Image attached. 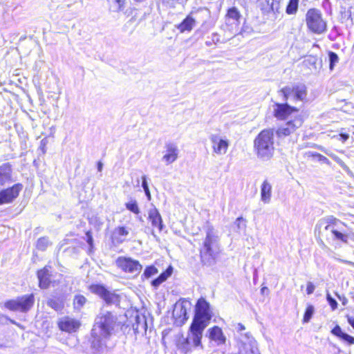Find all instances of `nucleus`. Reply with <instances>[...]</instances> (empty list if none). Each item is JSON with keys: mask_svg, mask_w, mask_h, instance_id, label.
I'll list each match as a JSON object with an SVG mask.
<instances>
[{"mask_svg": "<svg viewBox=\"0 0 354 354\" xmlns=\"http://www.w3.org/2000/svg\"><path fill=\"white\" fill-rule=\"evenodd\" d=\"M118 318L109 311H102L95 319L89 339L88 354H108L111 348L107 346L114 330Z\"/></svg>", "mask_w": 354, "mask_h": 354, "instance_id": "nucleus-1", "label": "nucleus"}, {"mask_svg": "<svg viewBox=\"0 0 354 354\" xmlns=\"http://www.w3.org/2000/svg\"><path fill=\"white\" fill-rule=\"evenodd\" d=\"M219 237L213 226L205 227V238L200 249L201 261L203 266H212L216 264L219 250Z\"/></svg>", "mask_w": 354, "mask_h": 354, "instance_id": "nucleus-2", "label": "nucleus"}, {"mask_svg": "<svg viewBox=\"0 0 354 354\" xmlns=\"http://www.w3.org/2000/svg\"><path fill=\"white\" fill-rule=\"evenodd\" d=\"M254 149L257 157L264 161L269 160L274 154V129L262 130L254 140Z\"/></svg>", "mask_w": 354, "mask_h": 354, "instance_id": "nucleus-3", "label": "nucleus"}, {"mask_svg": "<svg viewBox=\"0 0 354 354\" xmlns=\"http://www.w3.org/2000/svg\"><path fill=\"white\" fill-rule=\"evenodd\" d=\"M210 304L203 297L198 299L190 326L203 332L213 317Z\"/></svg>", "mask_w": 354, "mask_h": 354, "instance_id": "nucleus-4", "label": "nucleus"}, {"mask_svg": "<svg viewBox=\"0 0 354 354\" xmlns=\"http://www.w3.org/2000/svg\"><path fill=\"white\" fill-rule=\"evenodd\" d=\"M339 219L333 216H328L318 221L315 227V234L318 243L323 248H326L324 239L328 242L335 227H337Z\"/></svg>", "mask_w": 354, "mask_h": 354, "instance_id": "nucleus-5", "label": "nucleus"}, {"mask_svg": "<svg viewBox=\"0 0 354 354\" xmlns=\"http://www.w3.org/2000/svg\"><path fill=\"white\" fill-rule=\"evenodd\" d=\"M308 30L316 35H322L327 31V21L324 18L322 11L317 8H310L305 15Z\"/></svg>", "mask_w": 354, "mask_h": 354, "instance_id": "nucleus-6", "label": "nucleus"}, {"mask_svg": "<svg viewBox=\"0 0 354 354\" xmlns=\"http://www.w3.org/2000/svg\"><path fill=\"white\" fill-rule=\"evenodd\" d=\"M203 332L189 326L187 335L184 337L181 335L177 340L176 346L178 349L183 353H187L192 351L193 348L198 347L202 348V338Z\"/></svg>", "mask_w": 354, "mask_h": 354, "instance_id": "nucleus-7", "label": "nucleus"}, {"mask_svg": "<svg viewBox=\"0 0 354 354\" xmlns=\"http://www.w3.org/2000/svg\"><path fill=\"white\" fill-rule=\"evenodd\" d=\"M278 95L283 101L303 102L307 96V88L304 84L294 83L281 88L278 91Z\"/></svg>", "mask_w": 354, "mask_h": 354, "instance_id": "nucleus-8", "label": "nucleus"}, {"mask_svg": "<svg viewBox=\"0 0 354 354\" xmlns=\"http://www.w3.org/2000/svg\"><path fill=\"white\" fill-rule=\"evenodd\" d=\"M35 304L34 294L24 295L17 297L16 299H9L5 301L4 306L11 311H19L28 313Z\"/></svg>", "mask_w": 354, "mask_h": 354, "instance_id": "nucleus-9", "label": "nucleus"}, {"mask_svg": "<svg viewBox=\"0 0 354 354\" xmlns=\"http://www.w3.org/2000/svg\"><path fill=\"white\" fill-rule=\"evenodd\" d=\"M238 346L239 354H260L257 341L248 332L239 337Z\"/></svg>", "mask_w": 354, "mask_h": 354, "instance_id": "nucleus-10", "label": "nucleus"}, {"mask_svg": "<svg viewBox=\"0 0 354 354\" xmlns=\"http://www.w3.org/2000/svg\"><path fill=\"white\" fill-rule=\"evenodd\" d=\"M242 19V15L237 8L231 7L228 8L225 17L227 29L232 34L236 35L240 30L239 25Z\"/></svg>", "mask_w": 354, "mask_h": 354, "instance_id": "nucleus-11", "label": "nucleus"}, {"mask_svg": "<svg viewBox=\"0 0 354 354\" xmlns=\"http://www.w3.org/2000/svg\"><path fill=\"white\" fill-rule=\"evenodd\" d=\"M89 290L95 295H99L106 304H118L120 297L115 292L109 291L105 286L102 284H91L89 286Z\"/></svg>", "mask_w": 354, "mask_h": 354, "instance_id": "nucleus-12", "label": "nucleus"}, {"mask_svg": "<svg viewBox=\"0 0 354 354\" xmlns=\"http://www.w3.org/2000/svg\"><path fill=\"white\" fill-rule=\"evenodd\" d=\"M190 303L185 298H181L174 306L172 317L175 319L177 326L183 325L188 319L187 307Z\"/></svg>", "mask_w": 354, "mask_h": 354, "instance_id": "nucleus-13", "label": "nucleus"}, {"mask_svg": "<svg viewBox=\"0 0 354 354\" xmlns=\"http://www.w3.org/2000/svg\"><path fill=\"white\" fill-rule=\"evenodd\" d=\"M304 120L301 115H297L293 120L288 121L284 125L279 127L276 131L278 138L288 136L296 131L302 126Z\"/></svg>", "mask_w": 354, "mask_h": 354, "instance_id": "nucleus-14", "label": "nucleus"}, {"mask_svg": "<svg viewBox=\"0 0 354 354\" xmlns=\"http://www.w3.org/2000/svg\"><path fill=\"white\" fill-rule=\"evenodd\" d=\"M116 264L123 271L136 275L138 274L142 269V266L138 261L130 257H119L116 260Z\"/></svg>", "mask_w": 354, "mask_h": 354, "instance_id": "nucleus-15", "label": "nucleus"}, {"mask_svg": "<svg viewBox=\"0 0 354 354\" xmlns=\"http://www.w3.org/2000/svg\"><path fill=\"white\" fill-rule=\"evenodd\" d=\"M24 186L21 183H16L12 187L0 191V205L12 203L19 196Z\"/></svg>", "mask_w": 354, "mask_h": 354, "instance_id": "nucleus-16", "label": "nucleus"}, {"mask_svg": "<svg viewBox=\"0 0 354 354\" xmlns=\"http://www.w3.org/2000/svg\"><path fill=\"white\" fill-rule=\"evenodd\" d=\"M272 106L273 115L280 120H286L290 114L299 111L297 107L290 106L286 101L282 103L275 102Z\"/></svg>", "mask_w": 354, "mask_h": 354, "instance_id": "nucleus-17", "label": "nucleus"}, {"mask_svg": "<svg viewBox=\"0 0 354 354\" xmlns=\"http://www.w3.org/2000/svg\"><path fill=\"white\" fill-rule=\"evenodd\" d=\"M209 140L214 153L222 155L227 152L229 147V141L227 139H223L217 134H212Z\"/></svg>", "mask_w": 354, "mask_h": 354, "instance_id": "nucleus-18", "label": "nucleus"}, {"mask_svg": "<svg viewBox=\"0 0 354 354\" xmlns=\"http://www.w3.org/2000/svg\"><path fill=\"white\" fill-rule=\"evenodd\" d=\"M57 326L62 331L71 333L77 331L80 326V322L77 319L64 317L59 319Z\"/></svg>", "mask_w": 354, "mask_h": 354, "instance_id": "nucleus-19", "label": "nucleus"}, {"mask_svg": "<svg viewBox=\"0 0 354 354\" xmlns=\"http://www.w3.org/2000/svg\"><path fill=\"white\" fill-rule=\"evenodd\" d=\"M12 178V167L10 162H5L0 165V186H5L14 182Z\"/></svg>", "mask_w": 354, "mask_h": 354, "instance_id": "nucleus-20", "label": "nucleus"}, {"mask_svg": "<svg viewBox=\"0 0 354 354\" xmlns=\"http://www.w3.org/2000/svg\"><path fill=\"white\" fill-rule=\"evenodd\" d=\"M207 335L209 339L215 342L217 346H221L225 344L226 337L223 334L222 329L217 326H214L209 328L207 330Z\"/></svg>", "mask_w": 354, "mask_h": 354, "instance_id": "nucleus-21", "label": "nucleus"}, {"mask_svg": "<svg viewBox=\"0 0 354 354\" xmlns=\"http://www.w3.org/2000/svg\"><path fill=\"white\" fill-rule=\"evenodd\" d=\"M166 153L162 157V160L167 165H169L175 162L178 157V148L177 145L172 142L165 144Z\"/></svg>", "mask_w": 354, "mask_h": 354, "instance_id": "nucleus-22", "label": "nucleus"}, {"mask_svg": "<svg viewBox=\"0 0 354 354\" xmlns=\"http://www.w3.org/2000/svg\"><path fill=\"white\" fill-rule=\"evenodd\" d=\"M284 0H259L261 9L265 13L279 12L281 4Z\"/></svg>", "mask_w": 354, "mask_h": 354, "instance_id": "nucleus-23", "label": "nucleus"}, {"mask_svg": "<svg viewBox=\"0 0 354 354\" xmlns=\"http://www.w3.org/2000/svg\"><path fill=\"white\" fill-rule=\"evenodd\" d=\"M151 206L153 207L148 211V218L151 221L152 226L158 227V230L161 232L165 227L162 216L158 209L153 204H151Z\"/></svg>", "mask_w": 354, "mask_h": 354, "instance_id": "nucleus-24", "label": "nucleus"}, {"mask_svg": "<svg viewBox=\"0 0 354 354\" xmlns=\"http://www.w3.org/2000/svg\"><path fill=\"white\" fill-rule=\"evenodd\" d=\"M344 225V223H342L340 220H339V223L337 224V227H335L333 233L332 237L330 238L328 243L334 242V241H340L344 243H347L348 240V235L346 232H344L343 230V226Z\"/></svg>", "mask_w": 354, "mask_h": 354, "instance_id": "nucleus-25", "label": "nucleus"}, {"mask_svg": "<svg viewBox=\"0 0 354 354\" xmlns=\"http://www.w3.org/2000/svg\"><path fill=\"white\" fill-rule=\"evenodd\" d=\"M129 232L127 228L124 226H119L114 229L111 234V241L113 245L122 244L126 237L129 234Z\"/></svg>", "mask_w": 354, "mask_h": 354, "instance_id": "nucleus-26", "label": "nucleus"}, {"mask_svg": "<svg viewBox=\"0 0 354 354\" xmlns=\"http://www.w3.org/2000/svg\"><path fill=\"white\" fill-rule=\"evenodd\" d=\"M50 277V270L46 266L37 271L39 286L41 289H46L49 287L51 282Z\"/></svg>", "mask_w": 354, "mask_h": 354, "instance_id": "nucleus-27", "label": "nucleus"}, {"mask_svg": "<svg viewBox=\"0 0 354 354\" xmlns=\"http://www.w3.org/2000/svg\"><path fill=\"white\" fill-rule=\"evenodd\" d=\"M196 19L191 15H188L178 25H176V28L181 33L185 32H191L193 28L196 26Z\"/></svg>", "mask_w": 354, "mask_h": 354, "instance_id": "nucleus-28", "label": "nucleus"}, {"mask_svg": "<svg viewBox=\"0 0 354 354\" xmlns=\"http://www.w3.org/2000/svg\"><path fill=\"white\" fill-rule=\"evenodd\" d=\"M173 268L169 266L164 272H162L157 278L153 279L151 282V286L157 289L161 283L165 282L172 274Z\"/></svg>", "mask_w": 354, "mask_h": 354, "instance_id": "nucleus-29", "label": "nucleus"}, {"mask_svg": "<svg viewBox=\"0 0 354 354\" xmlns=\"http://www.w3.org/2000/svg\"><path fill=\"white\" fill-rule=\"evenodd\" d=\"M272 196V185L264 180L261 186V199L264 203H269Z\"/></svg>", "mask_w": 354, "mask_h": 354, "instance_id": "nucleus-30", "label": "nucleus"}, {"mask_svg": "<svg viewBox=\"0 0 354 354\" xmlns=\"http://www.w3.org/2000/svg\"><path fill=\"white\" fill-rule=\"evenodd\" d=\"M136 322L133 324V329L136 333H141L146 332L147 328V320L145 316L136 315L135 317Z\"/></svg>", "mask_w": 354, "mask_h": 354, "instance_id": "nucleus-31", "label": "nucleus"}, {"mask_svg": "<svg viewBox=\"0 0 354 354\" xmlns=\"http://www.w3.org/2000/svg\"><path fill=\"white\" fill-rule=\"evenodd\" d=\"M299 0H289L286 8V13L289 15L297 12Z\"/></svg>", "mask_w": 354, "mask_h": 354, "instance_id": "nucleus-32", "label": "nucleus"}, {"mask_svg": "<svg viewBox=\"0 0 354 354\" xmlns=\"http://www.w3.org/2000/svg\"><path fill=\"white\" fill-rule=\"evenodd\" d=\"M47 305L56 311L62 310L64 307L63 301L59 298H50L47 301Z\"/></svg>", "mask_w": 354, "mask_h": 354, "instance_id": "nucleus-33", "label": "nucleus"}, {"mask_svg": "<svg viewBox=\"0 0 354 354\" xmlns=\"http://www.w3.org/2000/svg\"><path fill=\"white\" fill-rule=\"evenodd\" d=\"M87 299L82 295H76L73 299L74 308L76 310H80L86 304Z\"/></svg>", "mask_w": 354, "mask_h": 354, "instance_id": "nucleus-34", "label": "nucleus"}, {"mask_svg": "<svg viewBox=\"0 0 354 354\" xmlns=\"http://www.w3.org/2000/svg\"><path fill=\"white\" fill-rule=\"evenodd\" d=\"M332 158L342 167V169L347 174L348 176L353 178L354 177L353 172L349 169V167L344 163V162L339 158L338 156L333 155L331 156Z\"/></svg>", "mask_w": 354, "mask_h": 354, "instance_id": "nucleus-35", "label": "nucleus"}, {"mask_svg": "<svg viewBox=\"0 0 354 354\" xmlns=\"http://www.w3.org/2000/svg\"><path fill=\"white\" fill-rule=\"evenodd\" d=\"M125 207L127 209L136 215H138L140 212L138 203L135 199H131L129 202L126 203Z\"/></svg>", "mask_w": 354, "mask_h": 354, "instance_id": "nucleus-36", "label": "nucleus"}, {"mask_svg": "<svg viewBox=\"0 0 354 354\" xmlns=\"http://www.w3.org/2000/svg\"><path fill=\"white\" fill-rule=\"evenodd\" d=\"M315 313V308L313 305H308L305 310L304 317H303V322L304 323H308L310 320L311 319L312 317L313 316Z\"/></svg>", "mask_w": 354, "mask_h": 354, "instance_id": "nucleus-37", "label": "nucleus"}, {"mask_svg": "<svg viewBox=\"0 0 354 354\" xmlns=\"http://www.w3.org/2000/svg\"><path fill=\"white\" fill-rule=\"evenodd\" d=\"M318 59L317 57L315 56H308L307 57L304 61V64L308 66L310 69L314 68L317 69V63Z\"/></svg>", "mask_w": 354, "mask_h": 354, "instance_id": "nucleus-38", "label": "nucleus"}, {"mask_svg": "<svg viewBox=\"0 0 354 354\" xmlns=\"http://www.w3.org/2000/svg\"><path fill=\"white\" fill-rule=\"evenodd\" d=\"M329 68L333 71L335 64L339 62L337 54L333 51L328 52Z\"/></svg>", "mask_w": 354, "mask_h": 354, "instance_id": "nucleus-39", "label": "nucleus"}, {"mask_svg": "<svg viewBox=\"0 0 354 354\" xmlns=\"http://www.w3.org/2000/svg\"><path fill=\"white\" fill-rule=\"evenodd\" d=\"M158 273V269L154 266H148L145 268L142 277L149 279Z\"/></svg>", "mask_w": 354, "mask_h": 354, "instance_id": "nucleus-40", "label": "nucleus"}, {"mask_svg": "<svg viewBox=\"0 0 354 354\" xmlns=\"http://www.w3.org/2000/svg\"><path fill=\"white\" fill-rule=\"evenodd\" d=\"M49 245V241L47 237H41L38 239L37 242V248L41 251H44L46 250Z\"/></svg>", "mask_w": 354, "mask_h": 354, "instance_id": "nucleus-41", "label": "nucleus"}, {"mask_svg": "<svg viewBox=\"0 0 354 354\" xmlns=\"http://www.w3.org/2000/svg\"><path fill=\"white\" fill-rule=\"evenodd\" d=\"M234 225H236V231L237 232H241L242 230H245V228H246V220L244 219L242 216H239L238 217L235 222H234Z\"/></svg>", "mask_w": 354, "mask_h": 354, "instance_id": "nucleus-42", "label": "nucleus"}, {"mask_svg": "<svg viewBox=\"0 0 354 354\" xmlns=\"http://www.w3.org/2000/svg\"><path fill=\"white\" fill-rule=\"evenodd\" d=\"M142 187L144 189L145 194L148 201H151V196L150 190H149L148 183H147V178L145 175L142 176Z\"/></svg>", "mask_w": 354, "mask_h": 354, "instance_id": "nucleus-43", "label": "nucleus"}, {"mask_svg": "<svg viewBox=\"0 0 354 354\" xmlns=\"http://www.w3.org/2000/svg\"><path fill=\"white\" fill-rule=\"evenodd\" d=\"M341 20L342 22L345 21L351 20V24H353L352 12L351 9L342 10L341 12Z\"/></svg>", "mask_w": 354, "mask_h": 354, "instance_id": "nucleus-44", "label": "nucleus"}, {"mask_svg": "<svg viewBox=\"0 0 354 354\" xmlns=\"http://www.w3.org/2000/svg\"><path fill=\"white\" fill-rule=\"evenodd\" d=\"M220 41V36L217 33L212 34L210 38H208L205 41V45L207 46H211L213 44H216Z\"/></svg>", "mask_w": 354, "mask_h": 354, "instance_id": "nucleus-45", "label": "nucleus"}, {"mask_svg": "<svg viewBox=\"0 0 354 354\" xmlns=\"http://www.w3.org/2000/svg\"><path fill=\"white\" fill-rule=\"evenodd\" d=\"M326 300L330 305L332 310H335L337 308V301L334 299L331 295L328 292L326 294Z\"/></svg>", "mask_w": 354, "mask_h": 354, "instance_id": "nucleus-46", "label": "nucleus"}, {"mask_svg": "<svg viewBox=\"0 0 354 354\" xmlns=\"http://www.w3.org/2000/svg\"><path fill=\"white\" fill-rule=\"evenodd\" d=\"M348 345H353L354 344V337L348 335L346 333H344L341 338L339 339Z\"/></svg>", "mask_w": 354, "mask_h": 354, "instance_id": "nucleus-47", "label": "nucleus"}, {"mask_svg": "<svg viewBox=\"0 0 354 354\" xmlns=\"http://www.w3.org/2000/svg\"><path fill=\"white\" fill-rule=\"evenodd\" d=\"M331 333L337 337L339 339L341 338L342 335L344 334V331L342 330L341 327L339 325H336L332 330Z\"/></svg>", "mask_w": 354, "mask_h": 354, "instance_id": "nucleus-48", "label": "nucleus"}, {"mask_svg": "<svg viewBox=\"0 0 354 354\" xmlns=\"http://www.w3.org/2000/svg\"><path fill=\"white\" fill-rule=\"evenodd\" d=\"M313 156L317 157L318 158V160L320 161V162H322L326 163L327 165L330 164V160L326 157H325L324 156H323V155H322L320 153H314L313 154Z\"/></svg>", "mask_w": 354, "mask_h": 354, "instance_id": "nucleus-49", "label": "nucleus"}, {"mask_svg": "<svg viewBox=\"0 0 354 354\" xmlns=\"http://www.w3.org/2000/svg\"><path fill=\"white\" fill-rule=\"evenodd\" d=\"M86 242L89 245L90 248L93 246V239L91 231L86 232Z\"/></svg>", "mask_w": 354, "mask_h": 354, "instance_id": "nucleus-50", "label": "nucleus"}, {"mask_svg": "<svg viewBox=\"0 0 354 354\" xmlns=\"http://www.w3.org/2000/svg\"><path fill=\"white\" fill-rule=\"evenodd\" d=\"M235 330L237 333H240L239 337H241V334H245V333H243V331L245 330V328L244 325H243L241 323H238L235 325Z\"/></svg>", "mask_w": 354, "mask_h": 354, "instance_id": "nucleus-51", "label": "nucleus"}, {"mask_svg": "<svg viewBox=\"0 0 354 354\" xmlns=\"http://www.w3.org/2000/svg\"><path fill=\"white\" fill-rule=\"evenodd\" d=\"M315 286L312 282H308L306 287V292L308 295H311L315 290Z\"/></svg>", "mask_w": 354, "mask_h": 354, "instance_id": "nucleus-52", "label": "nucleus"}, {"mask_svg": "<svg viewBox=\"0 0 354 354\" xmlns=\"http://www.w3.org/2000/svg\"><path fill=\"white\" fill-rule=\"evenodd\" d=\"M124 9V7L119 8V6L114 4L111 6V10L114 12H119Z\"/></svg>", "mask_w": 354, "mask_h": 354, "instance_id": "nucleus-53", "label": "nucleus"}, {"mask_svg": "<svg viewBox=\"0 0 354 354\" xmlns=\"http://www.w3.org/2000/svg\"><path fill=\"white\" fill-rule=\"evenodd\" d=\"M339 140H341L342 142H345L349 138V135L346 133H342L339 135Z\"/></svg>", "mask_w": 354, "mask_h": 354, "instance_id": "nucleus-54", "label": "nucleus"}, {"mask_svg": "<svg viewBox=\"0 0 354 354\" xmlns=\"http://www.w3.org/2000/svg\"><path fill=\"white\" fill-rule=\"evenodd\" d=\"M348 323L352 326L354 329V317H351L349 315H346Z\"/></svg>", "mask_w": 354, "mask_h": 354, "instance_id": "nucleus-55", "label": "nucleus"}, {"mask_svg": "<svg viewBox=\"0 0 354 354\" xmlns=\"http://www.w3.org/2000/svg\"><path fill=\"white\" fill-rule=\"evenodd\" d=\"M115 4L120 7H125V0H114Z\"/></svg>", "mask_w": 354, "mask_h": 354, "instance_id": "nucleus-56", "label": "nucleus"}, {"mask_svg": "<svg viewBox=\"0 0 354 354\" xmlns=\"http://www.w3.org/2000/svg\"><path fill=\"white\" fill-rule=\"evenodd\" d=\"M336 295H337V297H338V299H339L340 301H342V304H343V305H344V306H345V305L347 304L348 300H347V299H346L344 296L341 297V296H340L339 295H338L337 293H336Z\"/></svg>", "mask_w": 354, "mask_h": 354, "instance_id": "nucleus-57", "label": "nucleus"}, {"mask_svg": "<svg viewBox=\"0 0 354 354\" xmlns=\"http://www.w3.org/2000/svg\"><path fill=\"white\" fill-rule=\"evenodd\" d=\"M97 167L98 171H101L102 170L103 163L101 161H98L97 164Z\"/></svg>", "mask_w": 354, "mask_h": 354, "instance_id": "nucleus-58", "label": "nucleus"}, {"mask_svg": "<svg viewBox=\"0 0 354 354\" xmlns=\"http://www.w3.org/2000/svg\"><path fill=\"white\" fill-rule=\"evenodd\" d=\"M266 291L268 292L269 291L268 288L267 287H262L261 289V294H264V292Z\"/></svg>", "mask_w": 354, "mask_h": 354, "instance_id": "nucleus-59", "label": "nucleus"}, {"mask_svg": "<svg viewBox=\"0 0 354 354\" xmlns=\"http://www.w3.org/2000/svg\"><path fill=\"white\" fill-rule=\"evenodd\" d=\"M138 220H139L140 222H143V221H144V220H143V218H142V216H138Z\"/></svg>", "mask_w": 354, "mask_h": 354, "instance_id": "nucleus-60", "label": "nucleus"}, {"mask_svg": "<svg viewBox=\"0 0 354 354\" xmlns=\"http://www.w3.org/2000/svg\"><path fill=\"white\" fill-rule=\"evenodd\" d=\"M337 350H338V351H338V353H341V351H341V349H340L339 348H337Z\"/></svg>", "mask_w": 354, "mask_h": 354, "instance_id": "nucleus-61", "label": "nucleus"}, {"mask_svg": "<svg viewBox=\"0 0 354 354\" xmlns=\"http://www.w3.org/2000/svg\"><path fill=\"white\" fill-rule=\"evenodd\" d=\"M353 134H354V132H353Z\"/></svg>", "mask_w": 354, "mask_h": 354, "instance_id": "nucleus-62", "label": "nucleus"}]
</instances>
